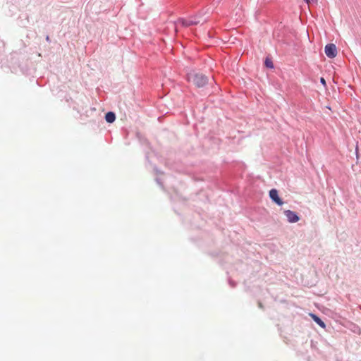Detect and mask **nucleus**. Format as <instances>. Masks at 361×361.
<instances>
[{
	"instance_id": "obj_7",
	"label": "nucleus",
	"mask_w": 361,
	"mask_h": 361,
	"mask_svg": "<svg viewBox=\"0 0 361 361\" xmlns=\"http://www.w3.org/2000/svg\"><path fill=\"white\" fill-rule=\"evenodd\" d=\"M105 119L108 123H113L116 119V116L113 112H108L105 116Z\"/></svg>"
},
{
	"instance_id": "obj_5",
	"label": "nucleus",
	"mask_w": 361,
	"mask_h": 361,
	"mask_svg": "<svg viewBox=\"0 0 361 361\" xmlns=\"http://www.w3.org/2000/svg\"><path fill=\"white\" fill-rule=\"evenodd\" d=\"M312 319L321 327L325 328L326 325L324 322L317 315L314 314H310Z\"/></svg>"
},
{
	"instance_id": "obj_3",
	"label": "nucleus",
	"mask_w": 361,
	"mask_h": 361,
	"mask_svg": "<svg viewBox=\"0 0 361 361\" xmlns=\"http://www.w3.org/2000/svg\"><path fill=\"white\" fill-rule=\"evenodd\" d=\"M269 197L271 199V200L279 206H281L283 204V202L279 197L278 190L276 189H271L269 191Z\"/></svg>"
},
{
	"instance_id": "obj_1",
	"label": "nucleus",
	"mask_w": 361,
	"mask_h": 361,
	"mask_svg": "<svg viewBox=\"0 0 361 361\" xmlns=\"http://www.w3.org/2000/svg\"><path fill=\"white\" fill-rule=\"evenodd\" d=\"M188 80L197 87H202L207 83V78L200 73H190L188 75Z\"/></svg>"
},
{
	"instance_id": "obj_11",
	"label": "nucleus",
	"mask_w": 361,
	"mask_h": 361,
	"mask_svg": "<svg viewBox=\"0 0 361 361\" xmlns=\"http://www.w3.org/2000/svg\"><path fill=\"white\" fill-rule=\"evenodd\" d=\"M258 306H259V307H260V308H263V305H262V302H259V303H258Z\"/></svg>"
},
{
	"instance_id": "obj_9",
	"label": "nucleus",
	"mask_w": 361,
	"mask_h": 361,
	"mask_svg": "<svg viewBox=\"0 0 361 361\" xmlns=\"http://www.w3.org/2000/svg\"><path fill=\"white\" fill-rule=\"evenodd\" d=\"M320 82L324 85V87H326V80L324 78H320Z\"/></svg>"
},
{
	"instance_id": "obj_2",
	"label": "nucleus",
	"mask_w": 361,
	"mask_h": 361,
	"mask_svg": "<svg viewBox=\"0 0 361 361\" xmlns=\"http://www.w3.org/2000/svg\"><path fill=\"white\" fill-rule=\"evenodd\" d=\"M324 51L326 55L330 59H334L337 55V49L334 44H326L324 48Z\"/></svg>"
},
{
	"instance_id": "obj_10",
	"label": "nucleus",
	"mask_w": 361,
	"mask_h": 361,
	"mask_svg": "<svg viewBox=\"0 0 361 361\" xmlns=\"http://www.w3.org/2000/svg\"><path fill=\"white\" fill-rule=\"evenodd\" d=\"M308 4L310 3L311 0H305ZM312 1L317 2V0H312Z\"/></svg>"
},
{
	"instance_id": "obj_6",
	"label": "nucleus",
	"mask_w": 361,
	"mask_h": 361,
	"mask_svg": "<svg viewBox=\"0 0 361 361\" xmlns=\"http://www.w3.org/2000/svg\"><path fill=\"white\" fill-rule=\"evenodd\" d=\"M181 23H182L183 25L188 27V26H190L192 25L197 24L198 21H196L193 19H188V20L183 19V20H181Z\"/></svg>"
},
{
	"instance_id": "obj_8",
	"label": "nucleus",
	"mask_w": 361,
	"mask_h": 361,
	"mask_svg": "<svg viewBox=\"0 0 361 361\" xmlns=\"http://www.w3.org/2000/svg\"><path fill=\"white\" fill-rule=\"evenodd\" d=\"M265 66L267 67V68H274V64H273V62L271 59H266L265 60Z\"/></svg>"
},
{
	"instance_id": "obj_4",
	"label": "nucleus",
	"mask_w": 361,
	"mask_h": 361,
	"mask_svg": "<svg viewBox=\"0 0 361 361\" xmlns=\"http://www.w3.org/2000/svg\"><path fill=\"white\" fill-rule=\"evenodd\" d=\"M284 214L290 223H296L300 219L298 214L291 210H286L284 211Z\"/></svg>"
}]
</instances>
